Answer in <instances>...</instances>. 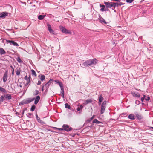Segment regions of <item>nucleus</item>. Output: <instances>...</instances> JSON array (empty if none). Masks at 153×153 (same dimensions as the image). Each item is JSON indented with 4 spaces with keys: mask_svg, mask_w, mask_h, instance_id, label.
<instances>
[{
    "mask_svg": "<svg viewBox=\"0 0 153 153\" xmlns=\"http://www.w3.org/2000/svg\"><path fill=\"white\" fill-rule=\"evenodd\" d=\"M36 119H37V121H38V123H39L41 124H44V122H43V121L40 119V118L38 117L37 114H36Z\"/></svg>",
    "mask_w": 153,
    "mask_h": 153,
    "instance_id": "16",
    "label": "nucleus"
},
{
    "mask_svg": "<svg viewBox=\"0 0 153 153\" xmlns=\"http://www.w3.org/2000/svg\"><path fill=\"white\" fill-rule=\"evenodd\" d=\"M32 115H33V114L31 113H29L26 114L27 117L30 118H32Z\"/></svg>",
    "mask_w": 153,
    "mask_h": 153,
    "instance_id": "33",
    "label": "nucleus"
},
{
    "mask_svg": "<svg viewBox=\"0 0 153 153\" xmlns=\"http://www.w3.org/2000/svg\"><path fill=\"white\" fill-rule=\"evenodd\" d=\"M7 71H6L5 72L4 74V76H3V77H2V80H3V82H4V83H5L6 81H7Z\"/></svg>",
    "mask_w": 153,
    "mask_h": 153,
    "instance_id": "10",
    "label": "nucleus"
},
{
    "mask_svg": "<svg viewBox=\"0 0 153 153\" xmlns=\"http://www.w3.org/2000/svg\"><path fill=\"white\" fill-rule=\"evenodd\" d=\"M20 68H18L16 69V74L17 76H19L20 75Z\"/></svg>",
    "mask_w": 153,
    "mask_h": 153,
    "instance_id": "24",
    "label": "nucleus"
},
{
    "mask_svg": "<svg viewBox=\"0 0 153 153\" xmlns=\"http://www.w3.org/2000/svg\"><path fill=\"white\" fill-rule=\"evenodd\" d=\"M99 6H100V7L102 8L100 9V10L104 11V7H105V6L104 5L100 4V5H99Z\"/></svg>",
    "mask_w": 153,
    "mask_h": 153,
    "instance_id": "31",
    "label": "nucleus"
},
{
    "mask_svg": "<svg viewBox=\"0 0 153 153\" xmlns=\"http://www.w3.org/2000/svg\"><path fill=\"white\" fill-rule=\"evenodd\" d=\"M34 100V98H28L24 99L19 103V105H23L25 104H28Z\"/></svg>",
    "mask_w": 153,
    "mask_h": 153,
    "instance_id": "2",
    "label": "nucleus"
},
{
    "mask_svg": "<svg viewBox=\"0 0 153 153\" xmlns=\"http://www.w3.org/2000/svg\"><path fill=\"white\" fill-rule=\"evenodd\" d=\"M144 97H141V99H140V100H141V102H143V100H144Z\"/></svg>",
    "mask_w": 153,
    "mask_h": 153,
    "instance_id": "50",
    "label": "nucleus"
},
{
    "mask_svg": "<svg viewBox=\"0 0 153 153\" xmlns=\"http://www.w3.org/2000/svg\"><path fill=\"white\" fill-rule=\"evenodd\" d=\"M14 69H13V70H12V75L13 76L14 75Z\"/></svg>",
    "mask_w": 153,
    "mask_h": 153,
    "instance_id": "52",
    "label": "nucleus"
},
{
    "mask_svg": "<svg viewBox=\"0 0 153 153\" xmlns=\"http://www.w3.org/2000/svg\"><path fill=\"white\" fill-rule=\"evenodd\" d=\"M4 99V97L3 96H2L1 97V98L0 99V102H1Z\"/></svg>",
    "mask_w": 153,
    "mask_h": 153,
    "instance_id": "38",
    "label": "nucleus"
},
{
    "mask_svg": "<svg viewBox=\"0 0 153 153\" xmlns=\"http://www.w3.org/2000/svg\"><path fill=\"white\" fill-rule=\"evenodd\" d=\"M59 85V86H60V88H64V87H63V84H58Z\"/></svg>",
    "mask_w": 153,
    "mask_h": 153,
    "instance_id": "40",
    "label": "nucleus"
},
{
    "mask_svg": "<svg viewBox=\"0 0 153 153\" xmlns=\"http://www.w3.org/2000/svg\"><path fill=\"white\" fill-rule=\"evenodd\" d=\"M35 109V105H32L31 107L30 110L31 111H33Z\"/></svg>",
    "mask_w": 153,
    "mask_h": 153,
    "instance_id": "36",
    "label": "nucleus"
},
{
    "mask_svg": "<svg viewBox=\"0 0 153 153\" xmlns=\"http://www.w3.org/2000/svg\"><path fill=\"white\" fill-rule=\"evenodd\" d=\"M6 54V51L3 49L0 48V55H4Z\"/></svg>",
    "mask_w": 153,
    "mask_h": 153,
    "instance_id": "20",
    "label": "nucleus"
},
{
    "mask_svg": "<svg viewBox=\"0 0 153 153\" xmlns=\"http://www.w3.org/2000/svg\"><path fill=\"white\" fill-rule=\"evenodd\" d=\"M54 128H57L60 131H62V130H64V129H63V128H57L56 127H54Z\"/></svg>",
    "mask_w": 153,
    "mask_h": 153,
    "instance_id": "43",
    "label": "nucleus"
},
{
    "mask_svg": "<svg viewBox=\"0 0 153 153\" xmlns=\"http://www.w3.org/2000/svg\"><path fill=\"white\" fill-rule=\"evenodd\" d=\"M120 0H113V1H120Z\"/></svg>",
    "mask_w": 153,
    "mask_h": 153,
    "instance_id": "54",
    "label": "nucleus"
},
{
    "mask_svg": "<svg viewBox=\"0 0 153 153\" xmlns=\"http://www.w3.org/2000/svg\"><path fill=\"white\" fill-rule=\"evenodd\" d=\"M46 16V15H39L38 16V19L39 20H42Z\"/></svg>",
    "mask_w": 153,
    "mask_h": 153,
    "instance_id": "22",
    "label": "nucleus"
},
{
    "mask_svg": "<svg viewBox=\"0 0 153 153\" xmlns=\"http://www.w3.org/2000/svg\"><path fill=\"white\" fill-rule=\"evenodd\" d=\"M33 98L34 99V104L36 105L38 103V102H39V100H40V96H37L35 98Z\"/></svg>",
    "mask_w": 153,
    "mask_h": 153,
    "instance_id": "14",
    "label": "nucleus"
},
{
    "mask_svg": "<svg viewBox=\"0 0 153 153\" xmlns=\"http://www.w3.org/2000/svg\"><path fill=\"white\" fill-rule=\"evenodd\" d=\"M83 106L82 105H80L77 108V110L78 111H79L80 110H81L82 109Z\"/></svg>",
    "mask_w": 153,
    "mask_h": 153,
    "instance_id": "29",
    "label": "nucleus"
},
{
    "mask_svg": "<svg viewBox=\"0 0 153 153\" xmlns=\"http://www.w3.org/2000/svg\"><path fill=\"white\" fill-rule=\"evenodd\" d=\"M0 91L3 93H6V90L1 86H0Z\"/></svg>",
    "mask_w": 153,
    "mask_h": 153,
    "instance_id": "28",
    "label": "nucleus"
},
{
    "mask_svg": "<svg viewBox=\"0 0 153 153\" xmlns=\"http://www.w3.org/2000/svg\"><path fill=\"white\" fill-rule=\"evenodd\" d=\"M131 94H132V96L136 98H140V94L138 92H131Z\"/></svg>",
    "mask_w": 153,
    "mask_h": 153,
    "instance_id": "15",
    "label": "nucleus"
},
{
    "mask_svg": "<svg viewBox=\"0 0 153 153\" xmlns=\"http://www.w3.org/2000/svg\"><path fill=\"white\" fill-rule=\"evenodd\" d=\"M63 98H64V94H62Z\"/></svg>",
    "mask_w": 153,
    "mask_h": 153,
    "instance_id": "55",
    "label": "nucleus"
},
{
    "mask_svg": "<svg viewBox=\"0 0 153 153\" xmlns=\"http://www.w3.org/2000/svg\"><path fill=\"white\" fill-rule=\"evenodd\" d=\"M135 103H136V104L138 105L140 104V102L138 100H136V102H135Z\"/></svg>",
    "mask_w": 153,
    "mask_h": 153,
    "instance_id": "45",
    "label": "nucleus"
},
{
    "mask_svg": "<svg viewBox=\"0 0 153 153\" xmlns=\"http://www.w3.org/2000/svg\"><path fill=\"white\" fill-rule=\"evenodd\" d=\"M10 67L12 68V69H14V68H13V67L12 66H10Z\"/></svg>",
    "mask_w": 153,
    "mask_h": 153,
    "instance_id": "56",
    "label": "nucleus"
},
{
    "mask_svg": "<svg viewBox=\"0 0 153 153\" xmlns=\"http://www.w3.org/2000/svg\"><path fill=\"white\" fill-rule=\"evenodd\" d=\"M39 94V91L36 90H35V93H33V95L34 96H36L38 95Z\"/></svg>",
    "mask_w": 153,
    "mask_h": 153,
    "instance_id": "32",
    "label": "nucleus"
},
{
    "mask_svg": "<svg viewBox=\"0 0 153 153\" xmlns=\"http://www.w3.org/2000/svg\"><path fill=\"white\" fill-rule=\"evenodd\" d=\"M106 101H104L102 103L101 105V108H100V114H102L104 113V111L106 108Z\"/></svg>",
    "mask_w": 153,
    "mask_h": 153,
    "instance_id": "5",
    "label": "nucleus"
},
{
    "mask_svg": "<svg viewBox=\"0 0 153 153\" xmlns=\"http://www.w3.org/2000/svg\"><path fill=\"white\" fill-rule=\"evenodd\" d=\"M145 96L144 95H143V97H144V98H145Z\"/></svg>",
    "mask_w": 153,
    "mask_h": 153,
    "instance_id": "57",
    "label": "nucleus"
},
{
    "mask_svg": "<svg viewBox=\"0 0 153 153\" xmlns=\"http://www.w3.org/2000/svg\"><path fill=\"white\" fill-rule=\"evenodd\" d=\"M16 60H17V62H19V63H23V61H22L21 59H20V57H18L16 58Z\"/></svg>",
    "mask_w": 153,
    "mask_h": 153,
    "instance_id": "27",
    "label": "nucleus"
},
{
    "mask_svg": "<svg viewBox=\"0 0 153 153\" xmlns=\"http://www.w3.org/2000/svg\"><path fill=\"white\" fill-rule=\"evenodd\" d=\"M151 128H152V129H153V127H151Z\"/></svg>",
    "mask_w": 153,
    "mask_h": 153,
    "instance_id": "58",
    "label": "nucleus"
},
{
    "mask_svg": "<svg viewBox=\"0 0 153 153\" xmlns=\"http://www.w3.org/2000/svg\"><path fill=\"white\" fill-rule=\"evenodd\" d=\"M45 86L43 85L42 86V88H41V91L42 92H43L44 91V87Z\"/></svg>",
    "mask_w": 153,
    "mask_h": 153,
    "instance_id": "48",
    "label": "nucleus"
},
{
    "mask_svg": "<svg viewBox=\"0 0 153 153\" xmlns=\"http://www.w3.org/2000/svg\"><path fill=\"white\" fill-rule=\"evenodd\" d=\"M55 82L57 83V84H62V82H61L59 81L58 80H55Z\"/></svg>",
    "mask_w": 153,
    "mask_h": 153,
    "instance_id": "41",
    "label": "nucleus"
},
{
    "mask_svg": "<svg viewBox=\"0 0 153 153\" xmlns=\"http://www.w3.org/2000/svg\"><path fill=\"white\" fill-rule=\"evenodd\" d=\"M19 87H20L21 88L22 87V85H21V84H19Z\"/></svg>",
    "mask_w": 153,
    "mask_h": 153,
    "instance_id": "53",
    "label": "nucleus"
},
{
    "mask_svg": "<svg viewBox=\"0 0 153 153\" xmlns=\"http://www.w3.org/2000/svg\"><path fill=\"white\" fill-rule=\"evenodd\" d=\"M92 102V100L90 99H88L85 100L84 101V104L86 105L89 103H90Z\"/></svg>",
    "mask_w": 153,
    "mask_h": 153,
    "instance_id": "19",
    "label": "nucleus"
},
{
    "mask_svg": "<svg viewBox=\"0 0 153 153\" xmlns=\"http://www.w3.org/2000/svg\"><path fill=\"white\" fill-rule=\"evenodd\" d=\"M99 22L102 24H106L107 22L104 20V19L101 17L100 15L99 16L98 18Z\"/></svg>",
    "mask_w": 153,
    "mask_h": 153,
    "instance_id": "12",
    "label": "nucleus"
},
{
    "mask_svg": "<svg viewBox=\"0 0 153 153\" xmlns=\"http://www.w3.org/2000/svg\"><path fill=\"white\" fill-rule=\"evenodd\" d=\"M30 82V81H27V82L25 83V86H26Z\"/></svg>",
    "mask_w": 153,
    "mask_h": 153,
    "instance_id": "47",
    "label": "nucleus"
},
{
    "mask_svg": "<svg viewBox=\"0 0 153 153\" xmlns=\"http://www.w3.org/2000/svg\"><path fill=\"white\" fill-rule=\"evenodd\" d=\"M53 82V79H50L49 81H48V82L46 83L45 85V87L46 90H48V88H49V87L50 85Z\"/></svg>",
    "mask_w": 153,
    "mask_h": 153,
    "instance_id": "9",
    "label": "nucleus"
},
{
    "mask_svg": "<svg viewBox=\"0 0 153 153\" xmlns=\"http://www.w3.org/2000/svg\"><path fill=\"white\" fill-rule=\"evenodd\" d=\"M6 42L7 44L9 43L11 45H13L16 46H19L18 44L14 41L6 40Z\"/></svg>",
    "mask_w": 153,
    "mask_h": 153,
    "instance_id": "8",
    "label": "nucleus"
},
{
    "mask_svg": "<svg viewBox=\"0 0 153 153\" xmlns=\"http://www.w3.org/2000/svg\"><path fill=\"white\" fill-rule=\"evenodd\" d=\"M31 74L32 75H34L35 76H36V74L35 71L33 70H31Z\"/></svg>",
    "mask_w": 153,
    "mask_h": 153,
    "instance_id": "34",
    "label": "nucleus"
},
{
    "mask_svg": "<svg viewBox=\"0 0 153 153\" xmlns=\"http://www.w3.org/2000/svg\"><path fill=\"white\" fill-rule=\"evenodd\" d=\"M98 100L99 105H100L101 103L102 102V100H103V97H102V94H100L99 95Z\"/></svg>",
    "mask_w": 153,
    "mask_h": 153,
    "instance_id": "13",
    "label": "nucleus"
},
{
    "mask_svg": "<svg viewBox=\"0 0 153 153\" xmlns=\"http://www.w3.org/2000/svg\"><path fill=\"white\" fill-rule=\"evenodd\" d=\"M65 108H68L69 109H70V106L68 105V104L67 103H65Z\"/></svg>",
    "mask_w": 153,
    "mask_h": 153,
    "instance_id": "35",
    "label": "nucleus"
},
{
    "mask_svg": "<svg viewBox=\"0 0 153 153\" xmlns=\"http://www.w3.org/2000/svg\"><path fill=\"white\" fill-rule=\"evenodd\" d=\"M134 1V0H126V2L127 3H131L133 1Z\"/></svg>",
    "mask_w": 153,
    "mask_h": 153,
    "instance_id": "37",
    "label": "nucleus"
},
{
    "mask_svg": "<svg viewBox=\"0 0 153 153\" xmlns=\"http://www.w3.org/2000/svg\"><path fill=\"white\" fill-rule=\"evenodd\" d=\"M41 84V81L39 80L38 81V83H37V85H39Z\"/></svg>",
    "mask_w": 153,
    "mask_h": 153,
    "instance_id": "46",
    "label": "nucleus"
},
{
    "mask_svg": "<svg viewBox=\"0 0 153 153\" xmlns=\"http://www.w3.org/2000/svg\"><path fill=\"white\" fill-rule=\"evenodd\" d=\"M149 99H150V98H149V97H147L146 98H145V100L146 101H149Z\"/></svg>",
    "mask_w": 153,
    "mask_h": 153,
    "instance_id": "42",
    "label": "nucleus"
},
{
    "mask_svg": "<svg viewBox=\"0 0 153 153\" xmlns=\"http://www.w3.org/2000/svg\"><path fill=\"white\" fill-rule=\"evenodd\" d=\"M108 10H108V8H106L105 9H104V11L100 10V11L102 12H104L105 11H108Z\"/></svg>",
    "mask_w": 153,
    "mask_h": 153,
    "instance_id": "44",
    "label": "nucleus"
},
{
    "mask_svg": "<svg viewBox=\"0 0 153 153\" xmlns=\"http://www.w3.org/2000/svg\"><path fill=\"white\" fill-rule=\"evenodd\" d=\"M93 123H96V124H99L101 122L100 121H99L98 120L96 119H94L93 120Z\"/></svg>",
    "mask_w": 153,
    "mask_h": 153,
    "instance_id": "30",
    "label": "nucleus"
},
{
    "mask_svg": "<svg viewBox=\"0 0 153 153\" xmlns=\"http://www.w3.org/2000/svg\"><path fill=\"white\" fill-rule=\"evenodd\" d=\"M114 12H116L115 10H114Z\"/></svg>",
    "mask_w": 153,
    "mask_h": 153,
    "instance_id": "59",
    "label": "nucleus"
},
{
    "mask_svg": "<svg viewBox=\"0 0 153 153\" xmlns=\"http://www.w3.org/2000/svg\"><path fill=\"white\" fill-rule=\"evenodd\" d=\"M62 127L64 130L68 132L71 131L72 129L71 127H70L67 124H64L62 126Z\"/></svg>",
    "mask_w": 153,
    "mask_h": 153,
    "instance_id": "6",
    "label": "nucleus"
},
{
    "mask_svg": "<svg viewBox=\"0 0 153 153\" xmlns=\"http://www.w3.org/2000/svg\"><path fill=\"white\" fill-rule=\"evenodd\" d=\"M46 0V1H47V0Z\"/></svg>",
    "mask_w": 153,
    "mask_h": 153,
    "instance_id": "60",
    "label": "nucleus"
},
{
    "mask_svg": "<svg viewBox=\"0 0 153 153\" xmlns=\"http://www.w3.org/2000/svg\"><path fill=\"white\" fill-rule=\"evenodd\" d=\"M60 30L62 32L65 34H68L70 35L72 34V33L70 31L67 29L62 26H60Z\"/></svg>",
    "mask_w": 153,
    "mask_h": 153,
    "instance_id": "3",
    "label": "nucleus"
},
{
    "mask_svg": "<svg viewBox=\"0 0 153 153\" xmlns=\"http://www.w3.org/2000/svg\"><path fill=\"white\" fill-rule=\"evenodd\" d=\"M48 30L49 31L50 33L54 35H56V34L55 33V31L53 30L52 29L51 27V25L49 24H47Z\"/></svg>",
    "mask_w": 153,
    "mask_h": 153,
    "instance_id": "7",
    "label": "nucleus"
},
{
    "mask_svg": "<svg viewBox=\"0 0 153 153\" xmlns=\"http://www.w3.org/2000/svg\"><path fill=\"white\" fill-rule=\"evenodd\" d=\"M135 115H136V117H137V118L138 119L141 120L142 118L141 115L140 114H138L137 113H135Z\"/></svg>",
    "mask_w": 153,
    "mask_h": 153,
    "instance_id": "21",
    "label": "nucleus"
},
{
    "mask_svg": "<svg viewBox=\"0 0 153 153\" xmlns=\"http://www.w3.org/2000/svg\"><path fill=\"white\" fill-rule=\"evenodd\" d=\"M24 112H25V111L24 110H23L22 111V116L23 115H24Z\"/></svg>",
    "mask_w": 153,
    "mask_h": 153,
    "instance_id": "51",
    "label": "nucleus"
},
{
    "mask_svg": "<svg viewBox=\"0 0 153 153\" xmlns=\"http://www.w3.org/2000/svg\"><path fill=\"white\" fill-rule=\"evenodd\" d=\"M31 79V77L30 75H29V77H27V75H26L25 76V79L27 81H30V79Z\"/></svg>",
    "mask_w": 153,
    "mask_h": 153,
    "instance_id": "25",
    "label": "nucleus"
},
{
    "mask_svg": "<svg viewBox=\"0 0 153 153\" xmlns=\"http://www.w3.org/2000/svg\"><path fill=\"white\" fill-rule=\"evenodd\" d=\"M4 97L6 99L8 100H10L11 99V95L10 94H6L4 95Z\"/></svg>",
    "mask_w": 153,
    "mask_h": 153,
    "instance_id": "18",
    "label": "nucleus"
},
{
    "mask_svg": "<svg viewBox=\"0 0 153 153\" xmlns=\"http://www.w3.org/2000/svg\"><path fill=\"white\" fill-rule=\"evenodd\" d=\"M94 117V116H93L92 117H91L90 119H89V121L92 120V119H93Z\"/></svg>",
    "mask_w": 153,
    "mask_h": 153,
    "instance_id": "49",
    "label": "nucleus"
},
{
    "mask_svg": "<svg viewBox=\"0 0 153 153\" xmlns=\"http://www.w3.org/2000/svg\"><path fill=\"white\" fill-rule=\"evenodd\" d=\"M61 93L62 94H64V88H61Z\"/></svg>",
    "mask_w": 153,
    "mask_h": 153,
    "instance_id": "39",
    "label": "nucleus"
},
{
    "mask_svg": "<svg viewBox=\"0 0 153 153\" xmlns=\"http://www.w3.org/2000/svg\"><path fill=\"white\" fill-rule=\"evenodd\" d=\"M8 13L6 12L0 13V18H4L7 16Z\"/></svg>",
    "mask_w": 153,
    "mask_h": 153,
    "instance_id": "11",
    "label": "nucleus"
},
{
    "mask_svg": "<svg viewBox=\"0 0 153 153\" xmlns=\"http://www.w3.org/2000/svg\"><path fill=\"white\" fill-rule=\"evenodd\" d=\"M97 60L96 59H90L89 60H86L83 63V65L84 66H90L92 65H95L97 63Z\"/></svg>",
    "mask_w": 153,
    "mask_h": 153,
    "instance_id": "1",
    "label": "nucleus"
},
{
    "mask_svg": "<svg viewBox=\"0 0 153 153\" xmlns=\"http://www.w3.org/2000/svg\"><path fill=\"white\" fill-rule=\"evenodd\" d=\"M39 79L41 81H42L45 79V76L44 75H41Z\"/></svg>",
    "mask_w": 153,
    "mask_h": 153,
    "instance_id": "26",
    "label": "nucleus"
},
{
    "mask_svg": "<svg viewBox=\"0 0 153 153\" xmlns=\"http://www.w3.org/2000/svg\"><path fill=\"white\" fill-rule=\"evenodd\" d=\"M128 118L131 120H134V115L133 114H129L128 116Z\"/></svg>",
    "mask_w": 153,
    "mask_h": 153,
    "instance_id": "23",
    "label": "nucleus"
},
{
    "mask_svg": "<svg viewBox=\"0 0 153 153\" xmlns=\"http://www.w3.org/2000/svg\"><path fill=\"white\" fill-rule=\"evenodd\" d=\"M104 4H105L106 7L107 8H111V7H114V8H115V7L114 5V4H113L112 2H105Z\"/></svg>",
    "mask_w": 153,
    "mask_h": 153,
    "instance_id": "4",
    "label": "nucleus"
},
{
    "mask_svg": "<svg viewBox=\"0 0 153 153\" xmlns=\"http://www.w3.org/2000/svg\"><path fill=\"white\" fill-rule=\"evenodd\" d=\"M113 4H114V6L115 7L120 6L121 5L124 4V3H122L121 2H120L119 3L113 2Z\"/></svg>",
    "mask_w": 153,
    "mask_h": 153,
    "instance_id": "17",
    "label": "nucleus"
}]
</instances>
